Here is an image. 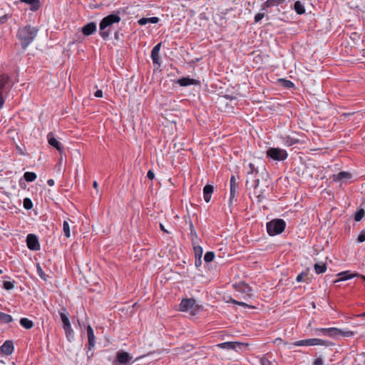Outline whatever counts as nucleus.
Wrapping results in <instances>:
<instances>
[{"mask_svg":"<svg viewBox=\"0 0 365 365\" xmlns=\"http://www.w3.org/2000/svg\"><path fill=\"white\" fill-rule=\"evenodd\" d=\"M38 32L36 27L26 25L18 30L16 37L19 40L21 48L26 50L34 41Z\"/></svg>","mask_w":365,"mask_h":365,"instance_id":"obj_1","label":"nucleus"},{"mask_svg":"<svg viewBox=\"0 0 365 365\" xmlns=\"http://www.w3.org/2000/svg\"><path fill=\"white\" fill-rule=\"evenodd\" d=\"M120 11H117L116 14H111L106 16H105L100 22L99 24V34L103 39L108 38L110 36V29H108L109 26H112L113 24L119 23L120 21V16H119Z\"/></svg>","mask_w":365,"mask_h":365,"instance_id":"obj_2","label":"nucleus"},{"mask_svg":"<svg viewBox=\"0 0 365 365\" xmlns=\"http://www.w3.org/2000/svg\"><path fill=\"white\" fill-rule=\"evenodd\" d=\"M285 227L286 222L282 219H274L267 223V231L270 236L281 234Z\"/></svg>","mask_w":365,"mask_h":365,"instance_id":"obj_3","label":"nucleus"},{"mask_svg":"<svg viewBox=\"0 0 365 365\" xmlns=\"http://www.w3.org/2000/svg\"><path fill=\"white\" fill-rule=\"evenodd\" d=\"M266 156L274 161H284L287 158L288 153L284 149L271 147L267 150Z\"/></svg>","mask_w":365,"mask_h":365,"instance_id":"obj_4","label":"nucleus"},{"mask_svg":"<svg viewBox=\"0 0 365 365\" xmlns=\"http://www.w3.org/2000/svg\"><path fill=\"white\" fill-rule=\"evenodd\" d=\"M317 330L319 331L323 335L329 336L332 338H336L339 335L345 337H350L354 336V331H343L336 327L321 328Z\"/></svg>","mask_w":365,"mask_h":365,"instance_id":"obj_5","label":"nucleus"},{"mask_svg":"<svg viewBox=\"0 0 365 365\" xmlns=\"http://www.w3.org/2000/svg\"><path fill=\"white\" fill-rule=\"evenodd\" d=\"M197 309L198 305L196 304V301L192 298L183 299L180 304V310L181 312L192 310V314H195L194 311Z\"/></svg>","mask_w":365,"mask_h":365,"instance_id":"obj_6","label":"nucleus"},{"mask_svg":"<svg viewBox=\"0 0 365 365\" xmlns=\"http://www.w3.org/2000/svg\"><path fill=\"white\" fill-rule=\"evenodd\" d=\"M132 359V357L128 352L124 351H118L116 353V357L113 362L116 365H126Z\"/></svg>","mask_w":365,"mask_h":365,"instance_id":"obj_7","label":"nucleus"},{"mask_svg":"<svg viewBox=\"0 0 365 365\" xmlns=\"http://www.w3.org/2000/svg\"><path fill=\"white\" fill-rule=\"evenodd\" d=\"M87 336H88V351H87V355L88 357H92L93 356V353L91 352V354H89V351L91 350L96 344V338L94 336L93 329L91 327V325H88L87 327Z\"/></svg>","mask_w":365,"mask_h":365,"instance_id":"obj_8","label":"nucleus"},{"mask_svg":"<svg viewBox=\"0 0 365 365\" xmlns=\"http://www.w3.org/2000/svg\"><path fill=\"white\" fill-rule=\"evenodd\" d=\"M217 346L221 349L237 350L248 346V344L237 341H227L218 344Z\"/></svg>","mask_w":365,"mask_h":365,"instance_id":"obj_9","label":"nucleus"},{"mask_svg":"<svg viewBox=\"0 0 365 365\" xmlns=\"http://www.w3.org/2000/svg\"><path fill=\"white\" fill-rule=\"evenodd\" d=\"M27 247L30 250L38 251L40 250V244L37 236L34 234H29L26 237Z\"/></svg>","mask_w":365,"mask_h":365,"instance_id":"obj_10","label":"nucleus"},{"mask_svg":"<svg viewBox=\"0 0 365 365\" xmlns=\"http://www.w3.org/2000/svg\"><path fill=\"white\" fill-rule=\"evenodd\" d=\"M339 278L334 280V283L352 279L355 277H360L365 282V276L357 272L350 273L349 271L341 272L337 274Z\"/></svg>","mask_w":365,"mask_h":365,"instance_id":"obj_11","label":"nucleus"},{"mask_svg":"<svg viewBox=\"0 0 365 365\" xmlns=\"http://www.w3.org/2000/svg\"><path fill=\"white\" fill-rule=\"evenodd\" d=\"M235 287L237 292L245 294V296L243 297L244 299L247 300L252 297V294H251L252 288L249 284L243 282V283H240L237 285H235Z\"/></svg>","mask_w":365,"mask_h":365,"instance_id":"obj_12","label":"nucleus"},{"mask_svg":"<svg viewBox=\"0 0 365 365\" xmlns=\"http://www.w3.org/2000/svg\"><path fill=\"white\" fill-rule=\"evenodd\" d=\"M230 199H229V205L231 206L232 205L233 199L235 196V194L238 189V182L235 178L234 175H232L230 180Z\"/></svg>","mask_w":365,"mask_h":365,"instance_id":"obj_13","label":"nucleus"},{"mask_svg":"<svg viewBox=\"0 0 365 365\" xmlns=\"http://www.w3.org/2000/svg\"><path fill=\"white\" fill-rule=\"evenodd\" d=\"M10 81V76L6 73L0 75V106H4V99L3 97L4 89L5 86L9 83Z\"/></svg>","mask_w":365,"mask_h":365,"instance_id":"obj_14","label":"nucleus"},{"mask_svg":"<svg viewBox=\"0 0 365 365\" xmlns=\"http://www.w3.org/2000/svg\"><path fill=\"white\" fill-rule=\"evenodd\" d=\"M48 143L50 145L55 148L60 153L63 150V146L60 141H58L53 133L50 132L47 135Z\"/></svg>","mask_w":365,"mask_h":365,"instance_id":"obj_15","label":"nucleus"},{"mask_svg":"<svg viewBox=\"0 0 365 365\" xmlns=\"http://www.w3.org/2000/svg\"><path fill=\"white\" fill-rule=\"evenodd\" d=\"M176 83L182 87H185L191 85L200 86V81L199 80L191 78L189 76L179 78L177 80Z\"/></svg>","mask_w":365,"mask_h":365,"instance_id":"obj_16","label":"nucleus"},{"mask_svg":"<svg viewBox=\"0 0 365 365\" xmlns=\"http://www.w3.org/2000/svg\"><path fill=\"white\" fill-rule=\"evenodd\" d=\"M162 43H158L156 44L151 51L150 57L152 58L153 64H157L158 66L160 65V50L161 48Z\"/></svg>","mask_w":365,"mask_h":365,"instance_id":"obj_17","label":"nucleus"},{"mask_svg":"<svg viewBox=\"0 0 365 365\" xmlns=\"http://www.w3.org/2000/svg\"><path fill=\"white\" fill-rule=\"evenodd\" d=\"M351 178H352V175L350 173L346 172V171H341V172L339 173L338 174L333 175V176H332L334 181L341 182H346L349 180H350Z\"/></svg>","mask_w":365,"mask_h":365,"instance_id":"obj_18","label":"nucleus"},{"mask_svg":"<svg viewBox=\"0 0 365 365\" xmlns=\"http://www.w3.org/2000/svg\"><path fill=\"white\" fill-rule=\"evenodd\" d=\"M96 24L93 21L89 22L81 29L83 35L88 36L96 31Z\"/></svg>","mask_w":365,"mask_h":365,"instance_id":"obj_19","label":"nucleus"},{"mask_svg":"<svg viewBox=\"0 0 365 365\" xmlns=\"http://www.w3.org/2000/svg\"><path fill=\"white\" fill-rule=\"evenodd\" d=\"M1 351L6 355H10L14 351V344L11 341H6L1 346Z\"/></svg>","mask_w":365,"mask_h":365,"instance_id":"obj_20","label":"nucleus"},{"mask_svg":"<svg viewBox=\"0 0 365 365\" xmlns=\"http://www.w3.org/2000/svg\"><path fill=\"white\" fill-rule=\"evenodd\" d=\"M285 0H267L262 6L261 11H266L268 8L282 4Z\"/></svg>","mask_w":365,"mask_h":365,"instance_id":"obj_21","label":"nucleus"},{"mask_svg":"<svg viewBox=\"0 0 365 365\" xmlns=\"http://www.w3.org/2000/svg\"><path fill=\"white\" fill-rule=\"evenodd\" d=\"M214 191V187L211 185H206L203 188V197L206 202L210 201L212 194Z\"/></svg>","mask_w":365,"mask_h":365,"instance_id":"obj_22","label":"nucleus"},{"mask_svg":"<svg viewBox=\"0 0 365 365\" xmlns=\"http://www.w3.org/2000/svg\"><path fill=\"white\" fill-rule=\"evenodd\" d=\"M58 314L63 323V327H68L71 325L69 319L68 317V313L65 307H62V309L58 311Z\"/></svg>","mask_w":365,"mask_h":365,"instance_id":"obj_23","label":"nucleus"},{"mask_svg":"<svg viewBox=\"0 0 365 365\" xmlns=\"http://www.w3.org/2000/svg\"><path fill=\"white\" fill-rule=\"evenodd\" d=\"M330 344L329 341L321 339H308V346L321 345L327 346H329Z\"/></svg>","mask_w":365,"mask_h":365,"instance_id":"obj_24","label":"nucleus"},{"mask_svg":"<svg viewBox=\"0 0 365 365\" xmlns=\"http://www.w3.org/2000/svg\"><path fill=\"white\" fill-rule=\"evenodd\" d=\"M22 3H26L30 6V9L31 11H37L41 6L39 0H20Z\"/></svg>","mask_w":365,"mask_h":365,"instance_id":"obj_25","label":"nucleus"},{"mask_svg":"<svg viewBox=\"0 0 365 365\" xmlns=\"http://www.w3.org/2000/svg\"><path fill=\"white\" fill-rule=\"evenodd\" d=\"M293 9L298 15H302L305 13L304 4L300 1L294 2Z\"/></svg>","mask_w":365,"mask_h":365,"instance_id":"obj_26","label":"nucleus"},{"mask_svg":"<svg viewBox=\"0 0 365 365\" xmlns=\"http://www.w3.org/2000/svg\"><path fill=\"white\" fill-rule=\"evenodd\" d=\"M189 227H190V240L192 241V245L197 244L198 237H197V232L195 230V227H194V225H193L192 221L190 222Z\"/></svg>","mask_w":365,"mask_h":365,"instance_id":"obj_27","label":"nucleus"},{"mask_svg":"<svg viewBox=\"0 0 365 365\" xmlns=\"http://www.w3.org/2000/svg\"><path fill=\"white\" fill-rule=\"evenodd\" d=\"M259 184V180L258 178H255L254 179H247L246 186L251 189L254 188L255 190L257 189Z\"/></svg>","mask_w":365,"mask_h":365,"instance_id":"obj_28","label":"nucleus"},{"mask_svg":"<svg viewBox=\"0 0 365 365\" xmlns=\"http://www.w3.org/2000/svg\"><path fill=\"white\" fill-rule=\"evenodd\" d=\"M19 322L20 324L26 329H30L34 327V322L28 318H21Z\"/></svg>","mask_w":365,"mask_h":365,"instance_id":"obj_29","label":"nucleus"},{"mask_svg":"<svg viewBox=\"0 0 365 365\" xmlns=\"http://www.w3.org/2000/svg\"><path fill=\"white\" fill-rule=\"evenodd\" d=\"M63 328L65 331L66 336L67 339L69 341H71L74 339L73 330L71 328V325H69L68 327H65Z\"/></svg>","mask_w":365,"mask_h":365,"instance_id":"obj_30","label":"nucleus"},{"mask_svg":"<svg viewBox=\"0 0 365 365\" xmlns=\"http://www.w3.org/2000/svg\"><path fill=\"white\" fill-rule=\"evenodd\" d=\"M314 268L317 274H322L326 272L327 267L325 263H316L314 266Z\"/></svg>","mask_w":365,"mask_h":365,"instance_id":"obj_31","label":"nucleus"},{"mask_svg":"<svg viewBox=\"0 0 365 365\" xmlns=\"http://www.w3.org/2000/svg\"><path fill=\"white\" fill-rule=\"evenodd\" d=\"M0 321L2 323L8 324L13 321V318L10 314L0 312Z\"/></svg>","mask_w":365,"mask_h":365,"instance_id":"obj_32","label":"nucleus"},{"mask_svg":"<svg viewBox=\"0 0 365 365\" xmlns=\"http://www.w3.org/2000/svg\"><path fill=\"white\" fill-rule=\"evenodd\" d=\"M259 365H274V364L267 358V354L257 357Z\"/></svg>","mask_w":365,"mask_h":365,"instance_id":"obj_33","label":"nucleus"},{"mask_svg":"<svg viewBox=\"0 0 365 365\" xmlns=\"http://www.w3.org/2000/svg\"><path fill=\"white\" fill-rule=\"evenodd\" d=\"M36 174L33 172H26L24 174V180L29 182L34 181L36 179Z\"/></svg>","mask_w":365,"mask_h":365,"instance_id":"obj_34","label":"nucleus"},{"mask_svg":"<svg viewBox=\"0 0 365 365\" xmlns=\"http://www.w3.org/2000/svg\"><path fill=\"white\" fill-rule=\"evenodd\" d=\"M365 215V211L363 208L358 210L354 215V220L356 222L361 221Z\"/></svg>","mask_w":365,"mask_h":365,"instance_id":"obj_35","label":"nucleus"},{"mask_svg":"<svg viewBox=\"0 0 365 365\" xmlns=\"http://www.w3.org/2000/svg\"><path fill=\"white\" fill-rule=\"evenodd\" d=\"M63 231L64 233V235L68 238L71 236V230H70V225L68 222L65 220L63 224Z\"/></svg>","mask_w":365,"mask_h":365,"instance_id":"obj_36","label":"nucleus"},{"mask_svg":"<svg viewBox=\"0 0 365 365\" xmlns=\"http://www.w3.org/2000/svg\"><path fill=\"white\" fill-rule=\"evenodd\" d=\"M193 250L195 253V257H202L203 250L202 247L200 245H197L196 244L193 245Z\"/></svg>","mask_w":365,"mask_h":365,"instance_id":"obj_37","label":"nucleus"},{"mask_svg":"<svg viewBox=\"0 0 365 365\" xmlns=\"http://www.w3.org/2000/svg\"><path fill=\"white\" fill-rule=\"evenodd\" d=\"M23 206H24V208L27 210L32 209L33 202H32L31 200L29 197L24 198V201H23Z\"/></svg>","mask_w":365,"mask_h":365,"instance_id":"obj_38","label":"nucleus"},{"mask_svg":"<svg viewBox=\"0 0 365 365\" xmlns=\"http://www.w3.org/2000/svg\"><path fill=\"white\" fill-rule=\"evenodd\" d=\"M215 258V253L213 252H207L204 256L205 262H211Z\"/></svg>","mask_w":365,"mask_h":365,"instance_id":"obj_39","label":"nucleus"},{"mask_svg":"<svg viewBox=\"0 0 365 365\" xmlns=\"http://www.w3.org/2000/svg\"><path fill=\"white\" fill-rule=\"evenodd\" d=\"M14 283L15 282H10V281H4L3 283V288L6 290H11L14 289Z\"/></svg>","mask_w":365,"mask_h":365,"instance_id":"obj_40","label":"nucleus"},{"mask_svg":"<svg viewBox=\"0 0 365 365\" xmlns=\"http://www.w3.org/2000/svg\"><path fill=\"white\" fill-rule=\"evenodd\" d=\"M228 302H231L234 304H237V305H239V306H241V307H248L249 305L244 302H240V301H237V300H235L232 298H230L229 301H227Z\"/></svg>","mask_w":365,"mask_h":365,"instance_id":"obj_41","label":"nucleus"},{"mask_svg":"<svg viewBox=\"0 0 365 365\" xmlns=\"http://www.w3.org/2000/svg\"><path fill=\"white\" fill-rule=\"evenodd\" d=\"M255 193L257 194L256 197L257 199V201L258 203L261 202L262 200L266 198V197L264 195V190H260L259 192L255 191Z\"/></svg>","mask_w":365,"mask_h":365,"instance_id":"obj_42","label":"nucleus"},{"mask_svg":"<svg viewBox=\"0 0 365 365\" xmlns=\"http://www.w3.org/2000/svg\"><path fill=\"white\" fill-rule=\"evenodd\" d=\"M292 344L295 346H308V339L296 341Z\"/></svg>","mask_w":365,"mask_h":365,"instance_id":"obj_43","label":"nucleus"},{"mask_svg":"<svg viewBox=\"0 0 365 365\" xmlns=\"http://www.w3.org/2000/svg\"><path fill=\"white\" fill-rule=\"evenodd\" d=\"M37 273L42 279L46 280V275L39 264L37 265Z\"/></svg>","mask_w":365,"mask_h":365,"instance_id":"obj_44","label":"nucleus"},{"mask_svg":"<svg viewBox=\"0 0 365 365\" xmlns=\"http://www.w3.org/2000/svg\"><path fill=\"white\" fill-rule=\"evenodd\" d=\"M249 168H250V170L247 172V175L252 176L255 173H257V171L255 168V166L253 163H250L249 164Z\"/></svg>","mask_w":365,"mask_h":365,"instance_id":"obj_45","label":"nucleus"},{"mask_svg":"<svg viewBox=\"0 0 365 365\" xmlns=\"http://www.w3.org/2000/svg\"><path fill=\"white\" fill-rule=\"evenodd\" d=\"M365 241V230H363L357 237V242L359 243L364 242Z\"/></svg>","mask_w":365,"mask_h":365,"instance_id":"obj_46","label":"nucleus"},{"mask_svg":"<svg viewBox=\"0 0 365 365\" xmlns=\"http://www.w3.org/2000/svg\"><path fill=\"white\" fill-rule=\"evenodd\" d=\"M264 15H265V13L264 12H259V13H257L255 16V21L257 23V22H259V21H261L264 17Z\"/></svg>","mask_w":365,"mask_h":365,"instance_id":"obj_47","label":"nucleus"},{"mask_svg":"<svg viewBox=\"0 0 365 365\" xmlns=\"http://www.w3.org/2000/svg\"><path fill=\"white\" fill-rule=\"evenodd\" d=\"M282 81L284 83H283L284 86L286 87V88H293L294 86V84L291 81L285 80V79H283Z\"/></svg>","mask_w":365,"mask_h":365,"instance_id":"obj_48","label":"nucleus"},{"mask_svg":"<svg viewBox=\"0 0 365 365\" xmlns=\"http://www.w3.org/2000/svg\"><path fill=\"white\" fill-rule=\"evenodd\" d=\"M11 14H5L0 16V24L6 23L11 18Z\"/></svg>","mask_w":365,"mask_h":365,"instance_id":"obj_49","label":"nucleus"},{"mask_svg":"<svg viewBox=\"0 0 365 365\" xmlns=\"http://www.w3.org/2000/svg\"><path fill=\"white\" fill-rule=\"evenodd\" d=\"M148 23H150V18H141L138 21V24L140 26H144L147 24Z\"/></svg>","mask_w":365,"mask_h":365,"instance_id":"obj_50","label":"nucleus"},{"mask_svg":"<svg viewBox=\"0 0 365 365\" xmlns=\"http://www.w3.org/2000/svg\"><path fill=\"white\" fill-rule=\"evenodd\" d=\"M195 265L197 268L200 267L202 264V257H195Z\"/></svg>","mask_w":365,"mask_h":365,"instance_id":"obj_51","label":"nucleus"},{"mask_svg":"<svg viewBox=\"0 0 365 365\" xmlns=\"http://www.w3.org/2000/svg\"><path fill=\"white\" fill-rule=\"evenodd\" d=\"M313 365H324V361L321 357H319L314 361Z\"/></svg>","mask_w":365,"mask_h":365,"instance_id":"obj_52","label":"nucleus"},{"mask_svg":"<svg viewBox=\"0 0 365 365\" xmlns=\"http://www.w3.org/2000/svg\"><path fill=\"white\" fill-rule=\"evenodd\" d=\"M147 178L150 180H153L154 178H155V174L151 170H149L147 173Z\"/></svg>","mask_w":365,"mask_h":365,"instance_id":"obj_53","label":"nucleus"},{"mask_svg":"<svg viewBox=\"0 0 365 365\" xmlns=\"http://www.w3.org/2000/svg\"><path fill=\"white\" fill-rule=\"evenodd\" d=\"M160 19L158 17H150V23L151 24H158L159 22Z\"/></svg>","mask_w":365,"mask_h":365,"instance_id":"obj_54","label":"nucleus"},{"mask_svg":"<svg viewBox=\"0 0 365 365\" xmlns=\"http://www.w3.org/2000/svg\"><path fill=\"white\" fill-rule=\"evenodd\" d=\"M94 96L97 98H102L103 97V91L101 90H97L95 92Z\"/></svg>","mask_w":365,"mask_h":365,"instance_id":"obj_55","label":"nucleus"},{"mask_svg":"<svg viewBox=\"0 0 365 365\" xmlns=\"http://www.w3.org/2000/svg\"><path fill=\"white\" fill-rule=\"evenodd\" d=\"M303 275H304L303 272L298 274L297 277V279H296L297 282H302V279H303Z\"/></svg>","mask_w":365,"mask_h":365,"instance_id":"obj_56","label":"nucleus"},{"mask_svg":"<svg viewBox=\"0 0 365 365\" xmlns=\"http://www.w3.org/2000/svg\"><path fill=\"white\" fill-rule=\"evenodd\" d=\"M47 184L49 185V186H53L54 185V180L53 179H49L47 181Z\"/></svg>","mask_w":365,"mask_h":365,"instance_id":"obj_57","label":"nucleus"},{"mask_svg":"<svg viewBox=\"0 0 365 365\" xmlns=\"http://www.w3.org/2000/svg\"><path fill=\"white\" fill-rule=\"evenodd\" d=\"M93 186L96 190V191L98 192V182L96 181L93 182Z\"/></svg>","mask_w":365,"mask_h":365,"instance_id":"obj_58","label":"nucleus"},{"mask_svg":"<svg viewBox=\"0 0 365 365\" xmlns=\"http://www.w3.org/2000/svg\"><path fill=\"white\" fill-rule=\"evenodd\" d=\"M19 185L21 188H25L26 187V184L25 182H22V180H21L19 181Z\"/></svg>","mask_w":365,"mask_h":365,"instance_id":"obj_59","label":"nucleus"},{"mask_svg":"<svg viewBox=\"0 0 365 365\" xmlns=\"http://www.w3.org/2000/svg\"><path fill=\"white\" fill-rule=\"evenodd\" d=\"M160 229L162 231H163L164 232H168L164 227V226L162 225V224H160Z\"/></svg>","mask_w":365,"mask_h":365,"instance_id":"obj_60","label":"nucleus"},{"mask_svg":"<svg viewBox=\"0 0 365 365\" xmlns=\"http://www.w3.org/2000/svg\"><path fill=\"white\" fill-rule=\"evenodd\" d=\"M296 142H297V140H292V142H288V141H287V143H288L289 145H294Z\"/></svg>","mask_w":365,"mask_h":365,"instance_id":"obj_61","label":"nucleus"},{"mask_svg":"<svg viewBox=\"0 0 365 365\" xmlns=\"http://www.w3.org/2000/svg\"><path fill=\"white\" fill-rule=\"evenodd\" d=\"M357 317H365V312L359 314Z\"/></svg>","mask_w":365,"mask_h":365,"instance_id":"obj_62","label":"nucleus"},{"mask_svg":"<svg viewBox=\"0 0 365 365\" xmlns=\"http://www.w3.org/2000/svg\"><path fill=\"white\" fill-rule=\"evenodd\" d=\"M4 279H9V277H8V276H4Z\"/></svg>","mask_w":365,"mask_h":365,"instance_id":"obj_63","label":"nucleus"},{"mask_svg":"<svg viewBox=\"0 0 365 365\" xmlns=\"http://www.w3.org/2000/svg\"><path fill=\"white\" fill-rule=\"evenodd\" d=\"M276 340H277V341H278V340H279V341H282V339L278 338V339H277Z\"/></svg>","mask_w":365,"mask_h":365,"instance_id":"obj_64","label":"nucleus"}]
</instances>
